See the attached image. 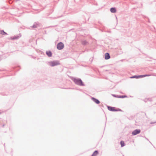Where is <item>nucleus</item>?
<instances>
[{"label":"nucleus","mask_w":156,"mask_h":156,"mask_svg":"<svg viewBox=\"0 0 156 156\" xmlns=\"http://www.w3.org/2000/svg\"><path fill=\"white\" fill-rule=\"evenodd\" d=\"M98 151H96L94 152L91 156H96L98 155Z\"/></svg>","instance_id":"obj_11"},{"label":"nucleus","mask_w":156,"mask_h":156,"mask_svg":"<svg viewBox=\"0 0 156 156\" xmlns=\"http://www.w3.org/2000/svg\"><path fill=\"white\" fill-rule=\"evenodd\" d=\"M120 144L122 147L124 146L125 145L124 142L123 141H121L120 142Z\"/></svg>","instance_id":"obj_12"},{"label":"nucleus","mask_w":156,"mask_h":156,"mask_svg":"<svg viewBox=\"0 0 156 156\" xmlns=\"http://www.w3.org/2000/svg\"><path fill=\"white\" fill-rule=\"evenodd\" d=\"M57 48L59 50H61L64 47V44L62 42H60L58 44Z\"/></svg>","instance_id":"obj_5"},{"label":"nucleus","mask_w":156,"mask_h":156,"mask_svg":"<svg viewBox=\"0 0 156 156\" xmlns=\"http://www.w3.org/2000/svg\"><path fill=\"white\" fill-rule=\"evenodd\" d=\"M1 114V112H0V114Z\"/></svg>","instance_id":"obj_17"},{"label":"nucleus","mask_w":156,"mask_h":156,"mask_svg":"<svg viewBox=\"0 0 156 156\" xmlns=\"http://www.w3.org/2000/svg\"><path fill=\"white\" fill-rule=\"evenodd\" d=\"M47 55L49 57H51L52 56V53L51 51H48L46 52Z\"/></svg>","instance_id":"obj_10"},{"label":"nucleus","mask_w":156,"mask_h":156,"mask_svg":"<svg viewBox=\"0 0 156 156\" xmlns=\"http://www.w3.org/2000/svg\"><path fill=\"white\" fill-rule=\"evenodd\" d=\"M91 99L94 101L96 104H99L100 103V101L96 99V98H91Z\"/></svg>","instance_id":"obj_7"},{"label":"nucleus","mask_w":156,"mask_h":156,"mask_svg":"<svg viewBox=\"0 0 156 156\" xmlns=\"http://www.w3.org/2000/svg\"><path fill=\"white\" fill-rule=\"evenodd\" d=\"M110 11L112 13H115L116 12V10L115 8H112L110 9Z\"/></svg>","instance_id":"obj_9"},{"label":"nucleus","mask_w":156,"mask_h":156,"mask_svg":"<svg viewBox=\"0 0 156 156\" xmlns=\"http://www.w3.org/2000/svg\"><path fill=\"white\" fill-rule=\"evenodd\" d=\"M18 37H11L10 38V39H11V40H14V39H18Z\"/></svg>","instance_id":"obj_15"},{"label":"nucleus","mask_w":156,"mask_h":156,"mask_svg":"<svg viewBox=\"0 0 156 156\" xmlns=\"http://www.w3.org/2000/svg\"><path fill=\"white\" fill-rule=\"evenodd\" d=\"M150 76V75H140V76H134L131 77L130 78H136L137 79V78H142L143 77L149 76Z\"/></svg>","instance_id":"obj_3"},{"label":"nucleus","mask_w":156,"mask_h":156,"mask_svg":"<svg viewBox=\"0 0 156 156\" xmlns=\"http://www.w3.org/2000/svg\"><path fill=\"white\" fill-rule=\"evenodd\" d=\"M48 64L51 66H54L59 65L60 63L58 61H53L49 62Z\"/></svg>","instance_id":"obj_1"},{"label":"nucleus","mask_w":156,"mask_h":156,"mask_svg":"<svg viewBox=\"0 0 156 156\" xmlns=\"http://www.w3.org/2000/svg\"><path fill=\"white\" fill-rule=\"evenodd\" d=\"M87 42H83V44H85Z\"/></svg>","instance_id":"obj_16"},{"label":"nucleus","mask_w":156,"mask_h":156,"mask_svg":"<svg viewBox=\"0 0 156 156\" xmlns=\"http://www.w3.org/2000/svg\"><path fill=\"white\" fill-rule=\"evenodd\" d=\"M110 58L109 55L108 53H106L105 54V58L106 59H108Z\"/></svg>","instance_id":"obj_8"},{"label":"nucleus","mask_w":156,"mask_h":156,"mask_svg":"<svg viewBox=\"0 0 156 156\" xmlns=\"http://www.w3.org/2000/svg\"><path fill=\"white\" fill-rule=\"evenodd\" d=\"M140 132V130L139 129H137L133 131L132 133L133 135H136L139 133Z\"/></svg>","instance_id":"obj_6"},{"label":"nucleus","mask_w":156,"mask_h":156,"mask_svg":"<svg viewBox=\"0 0 156 156\" xmlns=\"http://www.w3.org/2000/svg\"><path fill=\"white\" fill-rule=\"evenodd\" d=\"M74 82L76 84L81 85H83L82 82L80 79H74L73 80Z\"/></svg>","instance_id":"obj_4"},{"label":"nucleus","mask_w":156,"mask_h":156,"mask_svg":"<svg viewBox=\"0 0 156 156\" xmlns=\"http://www.w3.org/2000/svg\"><path fill=\"white\" fill-rule=\"evenodd\" d=\"M118 98H127V96L126 95H122V96H120L118 97Z\"/></svg>","instance_id":"obj_14"},{"label":"nucleus","mask_w":156,"mask_h":156,"mask_svg":"<svg viewBox=\"0 0 156 156\" xmlns=\"http://www.w3.org/2000/svg\"><path fill=\"white\" fill-rule=\"evenodd\" d=\"M107 107L108 110L111 111H122L121 109L119 108L117 109L114 107H112L108 106Z\"/></svg>","instance_id":"obj_2"},{"label":"nucleus","mask_w":156,"mask_h":156,"mask_svg":"<svg viewBox=\"0 0 156 156\" xmlns=\"http://www.w3.org/2000/svg\"><path fill=\"white\" fill-rule=\"evenodd\" d=\"M0 33L1 34L5 35L7 34V33L5 32L3 30H1L0 31Z\"/></svg>","instance_id":"obj_13"}]
</instances>
